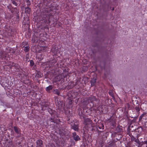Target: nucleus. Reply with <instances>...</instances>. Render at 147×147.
<instances>
[{"label": "nucleus", "instance_id": "nucleus-1", "mask_svg": "<svg viewBox=\"0 0 147 147\" xmlns=\"http://www.w3.org/2000/svg\"><path fill=\"white\" fill-rule=\"evenodd\" d=\"M92 121L89 118H87L84 119V123L86 127H90L92 126Z\"/></svg>", "mask_w": 147, "mask_h": 147}, {"label": "nucleus", "instance_id": "nucleus-2", "mask_svg": "<svg viewBox=\"0 0 147 147\" xmlns=\"http://www.w3.org/2000/svg\"><path fill=\"white\" fill-rule=\"evenodd\" d=\"M72 137L74 140L75 141H79L80 140V138L79 136L77 135L76 133L75 132L72 133Z\"/></svg>", "mask_w": 147, "mask_h": 147}, {"label": "nucleus", "instance_id": "nucleus-3", "mask_svg": "<svg viewBox=\"0 0 147 147\" xmlns=\"http://www.w3.org/2000/svg\"><path fill=\"white\" fill-rule=\"evenodd\" d=\"M14 129L16 134L18 135V137H20L21 133L20 129L17 127L15 126L14 127Z\"/></svg>", "mask_w": 147, "mask_h": 147}, {"label": "nucleus", "instance_id": "nucleus-4", "mask_svg": "<svg viewBox=\"0 0 147 147\" xmlns=\"http://www.w3.org/2000/svg\"><path fill=\"white\" fill-rule=\"evenodd\" d=\"M37 147H41L42 145V141L40 140H38L36 141Z\"/></svg>", "mask_w": 147, "mask_h": 147}, {"label": "nucleus", "instance_id": "nucleus-5", "mask_svg": "<svg viewBox=\"0 0 147 147\" xmlns=\"http://www.w3.org/2000/svg\"><path fill=\"white\" fill-rule=\"evenodd\" d=\"M41 50L42 52H45L49 50V48L47 47H41Z\"/></svg>", "mask_w": 147, "mask_h": 147}, {"label": "nucleus", "instance_id": "nucleus-6", "mask_svg": "<svg viewBox=\"0 0 147 147\" xmlns=\"http://www.w3.org/2000/svg\"><path fill=\"white\" fill-rule=\"evenodd\" d=\"M53 86L52 85H50L46 88V90L48 92H50V91L53 88Z\"/></svg>", "mask_w": 147, "mask_h": 147}, {"label": "nucleus", "instance_id": "nucleus-7", "mask_svg": "<svg viewBox=\"0 0 147 147\" xmlns=\"http://www.w3.org/2000/svg\"><path fill=\"white\" fill-rule=\"evenodd\" d=\"M73 129L76 131H78V125L74 124L73 126Z\"/></svg>", "mask_w": 147, "mask_h": 147}, {"label": "nucleus", "instance_id": "nucleus-8", "mask_svg": "<svg viewBox=\"0 0 147 147\" xmlns=\"http://www.w3.org/2000/svg\"><path fill=\"white\" fill-rule=\"evenodd\" d=\"M31 11V9L28 7H26L25 9V12L26 13H29Z\"/></svg>", "mask_w": 147, "mask_h": 147}, {"label": "nucleus", "instance_id": "nucleus-9", "mask_svg": "<svg viewBox=\"0 0 147 147\" xmlns=\"http://www.w3.org/2000/svg\"><path fill=\"white\" fill-rule=\"evenodd\" d=\"M53 92L54 94L59 96L60 95V92L58 90L56 89L53 91Z\"/></svg>", "mask_w": 147, "mask_h": 147}, {"label": "nucleus", "instance_id": "nucleus-10", "mask_svg": "<svg viewBox=\"0 0 147 147\" xmlns=\"http://www.w3.org/2000/svg\"><path fill=\"white\" fill-rule=\"evenodd\" d=\"M104 127V125H103V124L102 123H100L97 126V128H99L100 129H103Z\"/></svg>", "mask_w": 147, "mask_h": 147}, {"label": "nucleus", "instance_id": "nucleus-11", "mask_svg": "<svg viewBox=\"0 0 147 147\" xmlns=\"http://www.w3.org/2000/svg\"><path fill=\"white\" fill-rule=\"evenodd\" d=\"M12 142H9V143L7 144L6 146L7 147H12Z\"/></svg>", "mask_w": 147, "mask_h": 147}, {"label": "nucleus", "instance_id": "nucleus-12", "mask_svg": "<svg viewBox=\"0 0 147 147\" xmlns=\"http://www.w3.org/2000/svg\"><path fill=\"white\" fill-rule=\"evenodd\" d=\"M24 51L26 52L28 51L29 50V49L28 47L26 46L24 48Z\"/></svg>", "mask_w": 147, "mask_h": 147}, {"label": "nucleus", "instance_id": "nucleus-13", "mask_svg": "<svg viewBox=\"0 0 147 147\" xmlns=\"http://www.w3.org/2000/svg\"><path fill=\"white\" fill-rule=\"evenodd\" d=\"M34 64V62L32 60H31L30 61V65L31 67L33 66Z\"/></svg>", "mask_w": 147, "mask_h": 147}, {"label": "nucleus", "instance_id": "nucleus-14", "mask_svg": "<svg viewBox=\"0 0 147 147\" xmlns=\"http://www.w3.org/2000/svg\"><path fill=\"white\" fill-rule=\"evenodd\" d=\"M95 82H96L95 80H92L91 82V85H92V86L94 85L95 84Z\"/></svg>", "mask_w": 147, "mask_h": 147}, {"label": "nucleus", "instance_id": "nucleus-15", "mask_svg": "<svg viewBox=\"0 0 147 147\" xmlns=\"http://www.w3.org/2000/svg\"><path fill=\"white\" fill-rule=\"evenodd\" d=\"M48 105L47 104H45L43 106V107L42 108V110L45 109H46V108H44V107H47V108L48 107Z\"/></svg>", "mask_w": 147, "mask_h": 147}, {"label": "nucleus", "instance_id": "nucleus-16", "mask_svg": "<svg viewBox=\"0 0 147 147\" xmlns=\"http://www.w3.org/2000/svg\"><path fill=\"white\" fill-rule=\"evenodd\" d=\"M133 140H134L135 142L137 143H138L139 142V140L138 138H135L133 137Z\"/></svg>", "mask_w": 147, "mask_h": 147}, {"label": "nucleus", "instance_id": "nucleus-17", "mask_svg": "<svg viewBox=\"0 0 147 147\" xmlns=\"http://www.w3.org/2000/svg\"><path fill=\"white\" fill-rule=\"evenodd\" d=\"M109 94L110 95H111L112 97L114 96L112 92V91L110 90L109 92Z\"/></svg>", "mask_w": 147, "mask_h": 147}, {"label": "nucleus", "instance_id": "nucleus-18", "mask_svg": "<svg viewBox=\"0 0 147 147\" xmlns=\"http://www.w3.org/2000/svg\"><path fill=\"white\" fill-rule=\"evenodd\" d=\"M12 3L16 6H17L18 5L17 3L14 1H12Z\"/></svg>", "mask_w": 147, "mask_h": 147}, {"label": "nucleus", "instance_id": "nucleus-19", "mask_svg": "<svg viewBox=\"0 0 147 147\" xmlns=\"http://www.w3.org/2000/svg\"><path fill=\"white\" fill-rule=\"evenodd\" d=\"M26 3L27 5H29L31 4V2L29 0H26Z\"/></svg>", "mask_w": 147, "mask_h": 147}, {"label": "nucleus", "instance_id": "nucleus-20", "mask_svg": "<svg viewBox=\"0 0 147 147\" xmlns=\"http://www.w3.org/2000/svg\"><path fill=\"white\" fill-rule=\"evenodd\" d=\"M138 130V131H140V132H141L142 130V128L141 127H139L137 129Z\"/></svg>", "mask_w": 147, "mask_h": 147}, {"label": "nucleus", "instance_id": "nucleus-21", "mask_svg": "<svg viewBox=\"0 0 147 147\" xmlns=\"http://www.w3.org/2000/svg\"><path fill=\"white\" fill-rule=\"evenodd\" d=\"M11 135L13 136H14V132L13 131V130H12L11 129Z\"/></svg>", "mask_w": 147, "mask_h": 147}, {"label": "nucleus", "instance_id": "nucleus-22", "mask_svg": "<svg viewBox=\"0 0 147 147\" xmlns=\"http://www.w3.org/2000/svg\"><path fill=\"white\" fill-rule=\"evenodd\" d=\"M108 147H114V146L112 144H109Z\"/></svg>", "mask_w": 147, "mask_h": 147}, {"label": "nucleus", "instance_id": "nucleus-23", "mask_svg": "<svg viewBox=\"0 0 147 147\" xmlns=\"http://www.w3.org/2000/svg\"><path fill=\"white\" fill-rule=\"evenodd\" d=\"M136 110L137 111H139V108L138 107H137L136 108Z\"/></svg>", "mask_w": 147, "mask_h": 147}, {"label": "nucleus", "instance_id": "nucleus-24", "mask_svg": "<svg viewBox=\"0 0 147 147\" xmlns=\"http://www.w3.org/2000/svg\"><path fill=\"white\" fill-rule=\"evenodd\" d=\"M112 10H113V11L114 10V7H113V8H112Z\"/></svg>", "mask_w": 147, "mask_h": 147}]
</instances>
